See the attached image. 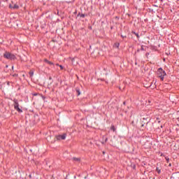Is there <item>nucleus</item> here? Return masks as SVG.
<instances>
[{
  "label": "nucleus",
  "mask_w": 179,
  "mask_h": 179,
  "mask_svg": "<svg viewBox=\"0 0 179 179\" xmlns=\"http://www.w3.org/2000/svg\"><path fill=\"white\" fill-rule=\"evenodd\" d=\"M158 78H160L161 80H164V76L167 74L162 68L159 69L157 71Z\"/></svg>",
  "instance_id": "1"
},
{
  "label": "nucleus",
  "mask_w": 179,
  "mask_h": 179,
  "mask_svg": "<svg viewBox=\"0 0 179 179\" xmlns=\"http://www.w3.org/2000/svg\"><path fill=\"white\" fill-rule=\"evenodd\" d=\"M13 106L16 111H17L18 113H23V110H22L20 108H19V102L17 101V99H14Z\"/></svg>",
  "instance_id": "2"
},
{
  "label": "nucleus",
  "mask_w": 179,
  "mask_h": 179,
  "mask_svg": "<svg viewBox=\"0 0 179 179\" xmlns=\"http://www.w3.org/2000/svg\"><path fill=\"white\" fill-rule=\"evenodd\" d=\"M4 58L6 59H15L16 57L14 55L10 54V52H6L3 55Z\"/></svg>",
  "instance_id": "3"
},
{
  "label": "nucleus",
  "mask_w": 179,
  "mask_h": 179,
  "mask_svg": "<svg viewBox=\"0 0 179 179\" xmlns=\"http://www.w3.org/2000/svg\"><path fill=\"white\" fill-rule=\"evenodd\" d=\"M57 139L59 140V139H66V134H63V135H60V136H56Z\"/></svg>",
  "instance_id": "4"
},
{
  "label": "nucleus",
  "mask_w": 179,
  "mask_h": 179,
  "mask_svg": "<svg viewBox=\"0 0 179 179\" xmlns=\"http://www.w3.org/2000/svg\"><path fill=\"white\" fill-rule=\"evenodd\" d=\"M10 8H13V9H18L19 6H17V4H15L14 6H12V5L10 4Z\"/></svg>",
  "instance_id": "5"
},
{
  "label": "nucleus",
  "mask_w": 179,
  "mask_h": 179,
  "mask_svg": "<svg viewBox=\"0 0 179 179\" xmlns=\"http://www.w3.org/2000/svg\"><path fill=\"white\" fill-rule=\"evenodd\" d=\"M173 179H179V174H176L173 177Z\"/></svg>",
  "instance_id": "6"
},
{
  "label": "nucleus",
  "mask_w": 179,
  "mask_h": 179,
  "mask_svg": "<svg viewBox=\"0 0 179 179\" xmlns=\"http://www.w3.org/2000/svg\"><path fill=\"white\" fill-rule=\"evenodd\" d=\"M114 47H115L116 48H118V47H120V43H115Z\"/></svg>",
  "instance_id": "7"
},
{
  "label": "nucleus",
  "mask_w": 179,
  "mask_h": 179,
  "mask_svg": "<svg viewBox=\"0 0 179 179\" xmlns=\"http://www.w3.org/2000/svg\"><path fill=\"white\" fill-rule=\"evenodd\" d=\"M157 172L158 173V174H160V173H161V170H160V169H159V167H157Z\"/></svg>",
  "instance_id": "8"
},
{
  "label": "nucleus",
  "mask_w": 179,
  "mask_h": 179,
  "mask_svg": "<svg viewBox=\"0 0 179 179\" xmlns=\"http://www.w3.org/2000/svg\"><path fill=\"white\" fill-rule=\"evenodd\" d=\"M76 92L78 93V96H80V91L79 90V89H76Z\"/></svg>",
  "instance_id": "9"
},
{
  "label": "nucleus",
  "mask_w": 179,
  "mask_h": 179,
  "mask_svg": "<svg viewBox=\"0 0 179 179\" xmlns=\"http://www.w3.org/2000/svg\"><path fill=\"white\" fill-rule=\"evenodd\" d=\"M110 129L114 132L115 131V127H114V126H112L110 127Z\"/></svg>",
  "instance_id": "10"
},
{
  "label": "nucleus",
  "mask_w": 179,
  "mask_h": 179,
  "mask_svg": "<svg viewBox=\"0 0 179 179\" xmlns=\"http://www.w3.org/2000/svg\"><path fill=\"white\" fill-rule=\"evenodd\" d=\"M167 163H169V162H170V158H169L168 157H165Z\"/></svg>",
  "instance_id": "11"
},
{
  "label": "nucleus",
  "mask_w": 179,
  "mask_h": 179,
  "mask_svg": "<svg viewBox=\"0 0 179 179\" xmlns=\"http://www.w3.org/2000/svg\"><path fill=\"white\" fill-rule=\"evenodd\" d=\"M29 75L30 76H33V75H34V73L33 71H30Z\"/></svg>",
  "instance_id": "12"
},
{
  "label": "nucleus",
  "mask_w": 179,
  "mask_h": 179,
  "mask_svg": "<svg viewBox=\"0 0 179 179\" xmlns=\"http://www.w3.org/2000/svg\"><path fill=\"white\" fill-rule=\"evenodd\" d=\"M48 64H49V65H54V63H52V62H48Z\"/></svg>",
  "instance_id": "13"
},
{
  "label": "nucleus",
  "mask_w": 179,
  "mask_h": 179,
  "mask_svg": "<svg viewBox=\"0 0 179 179\" xmlns=\"http://www.w3.org/2000/svg\"><path fill=\"white\" fill-rule=\"evenodd\" d=\"M59 68H60L61 71H62L64 69V66H62V65H59Z\"/></svg>",
  "instance_id": "14"
},
{
  "label": "nucleus",
  "mask_w": 179,
  "mask_h": 179,
  "mask_svg": "<svg viewBox=\"0 0 179 179\" xmlns=\"http://www.w3.org/2000/svg\"><path fill=\"white\" fill-rule=\"evenodd\" d=\"M134 34H135V36H136V37H139V35L135 32H134Z\"/></svg>",
  "instance_id": "15"
},
{
  "label": "nucleus",
  "mask_w": 179,
  "mask_h": 179,
  "mask_svg": "<svg viewBox=\"0 0 179 179\" xmlns=\"http://www.w3.org/2000/svg\"><path fill=\"white\" fill-rule=\"evenodd\" d=\"M45 62H47V64H48V62H50V61H48V59H45Z\"/></svg>",
  "instance_id": "16"
},
{
  "label": "nucleus",
  "mask_w": 179,
  "mask_h": 179,
  "mask_svg": "<svg viewBox=\"0 0 179 179\" xmlns=\"http://www.w3.org/2000/svg\"><path fill=\"white\" fill-rule=\"evenodd\" d=\"M45 62H47V64H48V62H50V61H48V59H45Z\"/></svg>",
  "instance_id": "17"
},
{
  "label": "nucleus",
  "mask_w": 179,
  "mask_h": 179,
  "mask_svg": "<svg viewBox=\"0 0 179 179\" xmlns=\"http://www.w3.org/2000/svg\"><path fill=\"white\" fill-rule=\"evenodd\" d=\"M74 160H79V159L78 158H74Z\"/></svg>",
  "instance_id": "18"
},
{
  "label": "nucleus",
  "mask_w": 179,
  "mask_h": 179,
  "mask_svg": "<svg viewBox=\"0 0 179 179\" xmlns=\"http://www.w3.org/2000/svg\"><path fill=\"white\" fill-rule=\"evenodd\" d=\"M169 166L171 167V163H169Z\"/></svg>",
  "instance_id": "19"
},
{
  "label": "nucleus",
  "mask_w": 179,
  "mask_h": 179,
  "mask_svg": "<svg viewBox=\"0 0 179 179\" xmlns=\"http://www.w3.org/2000/svg\"><path fill=\"white\" fill-rule=\"evenodd\" d=\"M157 120L158 121V122H160V120H159V118H157Z\"/></svg>",
  "instance_id": "20"
},
{
  "label": "nucleus",
  "mask_w": 179,
  "mask_h": 179,
  "mask_svg": "<svg viewBox=\"0 0 179 179\" xmlns=\"http://www.w3.org/2000/svg\"><path fill=\"white\" fill-rule=\"evenodd\" d=\"M56 65H57V66H59V64H57Z\"/></svg>",
  "instance_id": "21"
},
{
  "label": "nucleus",
  "mask_w": 179,
  "mask_h": 179,
  "mask_svg": "<svg viewBox=\"0 0 179 179\" xmlns=\"http://www.w3.org/2000/svg\"><path fill=\"white\" fill-rule=\"evenodd\" d=\"M161 128H163V126H161Z\"/></svg>",
  "instance_id": "22"
},
{
  "label": "nucleus",
  "mask_w": 179,
  "mask_h": 179,
  "mask_svg": "<svg viewBox=\"0 0 179 179\" xmlns=\"http://www.w3.org/2000/svg\"><path fill=\"white\" fill-rule=\"evenodd\" d=\"M12 69H13V66H12Z\"/></svg>",
  "instance_id": "23"
},
{
  "label": "nucleus",
  "mask_w": 179,
  "mask_h": 179,
  "mask_svg": "<svg viewBox=\"0 0 179 179\" xmlns=\"http://www.w3.org/2000/svg\"><path fill=\"white\" fill-rule=\"evenodd\" d=\"M106 141H107V138H106Z\"/></svg>",
  "instance_id": "24"
},
{
  "label": "nucleus",
  "mask_w": 179,
  "mask_h": 179,
  "mask_svg": "<svg viewBox=\"0 0 179 179\" xmlns=\"http://www.w3.org/2000/svg\"><path fill=\"white\" fill-rule=\"evenodd\" d=\"M6 1H8V0H6Z\"/></svg>",
  "instance_id": "25"
}]
</instances>
